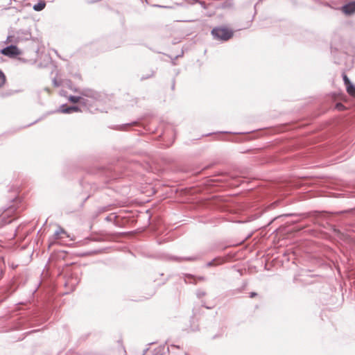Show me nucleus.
Returning a JSON list of instances; mask_svg holds the SVG:
<instances>
[{"label": "nucleus", "mask_w": 355, "mask_h": 355, "mask_svg": "<svg viewBox=\"0 0 355 355\" xmlns=\"http://www.w3.org/2000/svg\"><path fill=\"white\" fill-rule=\"evenodd\" d=\"M46 6V3L44 1H40L38 3L34 5L33 9L36 11L42 10Z\"/></svg>", "instance_id": "423d86ee"}, {"label": "nucleus", "mask_w": 355, "mask_h": 355, "mask_svg": "<svg viewBox=\"0 0 355 355\" xmlns=\"http://www.w3.org/2000/svg\"><path fill=\"white\" fill-rule=\"evenodd\" d=\"M212 35L223 41H227L233 37L234 32L225 26L216 27L211 31Z\"/></svg>", "instance_id": "f257e3e1"}, {"label": "nucleus", "mask_w": 355, "mask_h": 355, "mask_svg": "<svg viewBox=\"0 0 355 355\" xmlns=\"http://www.w3.org/2000/svg\"><path fill=\"white\" fill-rule=\"evenodd\" d=\"M336 108L338 110H345V107L340 103H338L336 105Z\"/></svg>", "instance_id": "9b49d317"}, {"label": "nucleus", "mask_w": 355, "mask_h": 355, "mask_svg": "<svg viewBox=\"0 0 355 355\" xmlns=\"http://www.w3.org/2000/svg\"><path fill=\"white\" fill-rule=\"evenodd\" d=\"M342 10L347 15H351L355 12V1L350 2L343 6Z\"/></svg>", "instance_id": "20e7f679"}, {"label": "nucleus", "mask_w": 355, "mask_h": 355, "mask_svg": "<svg viewBox=\"0 0 355 355\" xmlns=\"http://www.w3.org/2000/svg\"><path fill=\"white\" fill-rule=\"evenodd\" d=\"M1 52L4 55L8 56L10 58L19 55L21 53V51L16 46L13 45L3 49Z\"/></svg>", "instance_id": "f03ea898"}, {"label": "nucleus", "mask_w": 355, "mask_h": 355, "mask_svg": "<svg viewBox=\"0 0 355 355\" xmlns=\"http://www.w3.org/2000/svg\"><path fill=\"white\" fill-rule=\"evenodd\" d=\"M223 259H220V258H218V259H215L214 260H212L211 261L207 263V266H218V265H220L223 263Z\"/></svg>", "instance_id": "0eeeda50"}, {"label": "nucleus", "mask_w": 355, "mask_h": 355, "mask_svg": "<svg viewBox=\"0 0 355 355\" xmlns=\"http://www.w3.org/2000/svg\"><path fill=\"white\" fill-rule=\"evenodd\" d=\"M80 109L77 106L66 107L63 105L62 107V112L63 113H71L72 112H79Z\"/></svg>", "instance_id": "39448f33"}, {"label": "nucleus", "mask_w": 355, "mask_h": 355, "mask_svg": "<svg viewBox=\"0 0 355 355\" xmlns=\"http://www.w3.org/2000/svg\"><path fill=\"white\" fill-rule=\"evenodd\" d=\"M198 279L200 280V281H203L204 280V277H199Z\"/></svg>", "instance_id": "ddd939ff"}, {"label": "nucleus", "mask_w": 355, "mask_h": 355, "mask_svg": "<svg viewBox=\"0 0 355 355\" xmlns=\"http://www.w3.org/2000/svg\"><path fill=\"white\" fill-rule=\"evenodd\" d=\"M256 295H257V293H256L252 292V293H250V297H255Z\"/></svg>", "instance_id": "f8f14e48"}, {"label": "nucleus", "mask_w": 355, "mask_h": 355, "mask_svg": "<svg viewBox=\"0 0 355 355\" xmlns=\"http://www.w3.org/2000/svg\"><path fill=\"white\" fill-rule=\"evenodd\" d=\"M343 80L346 86L347 93L352 97L355 98V87L350 82L346 74H343Z\"/></svg>", "instance_id": "7ed1b4c3"}, {"label": "nucleus", "mask_w": 355, "mask_h": 355, "mask_svg": "<svg viewBox=\"0 0 355 355\" xmlns=\"http://www.w3.org/2000/svg\"><path fill=\"white\" fill-rule=\"evenodd\" d=\"M69 101L71 102V103H78L81 100V97L80 96H70L69 98H68Z\"/></svg>", "instance_id": "9d476101"}, {"label": "nucleus", "mask_w": 355, "mask_h": 355, "mask_svg": "<svg viewBox=\"0 0 355 355\" xmlns=\"http://www.w3.org/2000/svg\"><path fill=\"white\" fill-rule=\"evenodd\" d=\"M66 232L62 229V228H59L55 232V236L56 237V239H62L64 237V235H66Z\"/></svg>", "instance_id": "1a4fd4ad"}, {"label": "nucleus", "mask_w": 355, "mask_h": 355, "mask_svg": "<svg viewBox=\"0 0 355 355\" xmlns=\"http://www.w3.org/2000/svg\"><path fill=\"white\" fill-rule=\"evenodd\" d=\"M7 79L4 73L0 69V89L6 83Z\"/></svg>", "instance_id": "6e6552de"}]
</instances>
